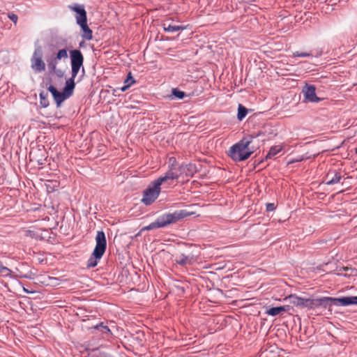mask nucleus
<instances>
[{"label":"nucleus","instance_id":"nucleus-12","mask_svg":"<svg viewBox=\"0 0 357 357\" xmlns=\"http://www.w3.org/2000/svg\"><path fill=\"white\" fill-rule=\"evenodd\" d=\"M180 176L178 170L168 169L167 171L165 173L164 176H160L155 180L159 184L162 185L163 183L169 180H176Z\"/></svg>","mask_w":357,"mask_h":357},{"label":"nucleus","instance_id":"nucleus-11","mask_svg":"<svg viewBox=\"0 0 357 357\" xmlns=\"http://www.w3.org/2000/svg\"><path fill=\"white\" fill-rule=\"evenodd\" d=\"M179 176H185L192 177L197 172V169L195 165L192 163L182 164L178 167Z\"/></svg>","mask_w":357,"mask_h":357},{"label":"nucleus","instance_id":"nucleus-28","mask_svg":"<svg viewBox=\"0 0 357 357\" xmlns=\"http://www.w3.org/2000/svg\"><path fill=\"white\" fill-rule=\"evenodd\" d=\"M135 82H136V81L134 79V77H132V73L129 72L127 75L126 79L123 82V84H125L130 87Z\"/></svg>","mask_w":357,"mask_h":357},{"label":"nucleus","instance_id":"nucleus-15","mask_svg":"<svg viewBox=\"0 0 357 357\" xmlns=\"http://www.w3.org/2000/svg\"><path fill=\"white\" fill-rule=\"evenodd\" d=\"M68 58V50L66 49H62L59 50L55 57L48 61V66L50 69H55L57 64L58 60Z\"/></svg>","mask_w":357,"mask_h":357},{"label":"nucleus","instance_id":"nucleus-14","mask_svg":"<svg viewBox=\"0 0 357 357\" xmlns=\"http://www.w3.org/2000/svg\"><path fill=\"white\" fill-rule=\"evenodd\" d=\"M285 300L288 301L289 303L297 307L303 309L306 308V298H301L296 295H290L285 298Z\"/></svg>","mask_w":357,"mask_h":357},{"label":"nucleus","instance_id":"nucleus-10","mask_svg":"<svg viewBox=\"0 0 357 357\" xmlns=\"http://www.w3.org/2000/svg\"><path fill=\"white\" fill-rule=\"evenodd\" d=\"M290 342L293 345L301 349L310 348L312 345L310 336H290Z\"/></svg>","mask_w":357,"mask_h":357},{"label":"nucleus","instance_id":"nucleus-5","mask_svg":"<svg viewBox=\"0 0 357 357\" xmlns=\"http://www.w3.org/2000/svg\"><path fill=\"white\" fill-rule=\"evenodd\" d=\"M160 186L156 180L153 181L151 185L144 190L142 202L145 205L151 204L159 196L160 192Z\"/></svg>","mask_w":357,"mask_h":357},{"label":"nucleus","instance_id":"nucleus-31","mask_svg":"<svg viewBox=\"0 0 357 357\" xmlns=\"http://www.w3.org/2000/svg\"><path fill=\"white\" fill-rule=\"evenodd\" d=\"M293 56L310 57L312 56V54L311 52H300L298 51H296L293 53Z\"/></svg>","mask_w":357,"mask_h":357},{"label":"nucleus","instance_id":"nucleus-17","mask_svg":"<svg viewBox=\"0 0 357 357\" xmlns=\"http://www.w3.org/2000/svg\"><path fill=\"white\" fill-rule=\"evenodd\" d=\"M77 75H73L71 74V77L68 79L66 82V86L63 89V93L70 98L73 93L75 87V79Z\"/></svg>","mask_w":357,"mask_h":357},{"label":"nucleus","instance_id":"nucleus-29","mask_svg":"<svg viewBox=\"0 0 357 357\" xmlns=\"http://www.w3.org/2000/svg\"><path fill=\"white\" fill-rule=\"evenodd\" d=\"M168 169H172L174 170H178L177 168V161L176 158L170 157L168 160Z\"/></svg>","mask_w":357,"mask_h":357},{"label":"nucleus","instance_id":"nucleus-4","mask_svg":"<svg viewBox=\"0 0 357 357\" xmlns=\"http://www.w3.org/2000/svg\"><path fill=\"white\" fill-rule=\"evenodd\" d=\"M43 50L41 46L36 47L31 58V68L35 73H41L45 70V63L43 60Z\"/></svg>","mask_w":357,"mask_h":357},{"label":"nucleus","instance_id":"nucleus-25","mask_svg":"<svg viewBox=\"0 0 357 357\" xmlns=\"http://www.w3.org/2000/svg\"><path fill=\"white\" fill-rule=\"evenodd\" d=\"M40 104L42 107L46 108L49 106L48 93L41 91L39 94Z\"/></svg>","mask_w":357,"mask_h":357},{"label":"nucleus","instance_id":"nucleus-38","mask_svg":"<svg viewBox=\"0 0 357 357\" xmlns=\"http://www.w3.org/2000/svg\"><path fill=\"white\" fill-rule=\"evenodd\" d=\"M92 357H96V354H92Z\"/></svg>","mask_w":357,"mask_h":357},{"label":"nucleus","instance_id":"nucleus-20","mask_svg":"<svg viewBox=\"0 0 357 357\" xmlns=\"http://www.w3.org/2000/svg\"><path fill=\"white\" fill-rule=\"evenodd\" d=\"M91 328L93 330L91 333H100L102 335L111 333L112 332L110 329L108 328L107 326L104 325L102 322L100 323L99 324H96V326H91Z\"/></svg>","mask_w":357,"mask_h":357},{"label":"nucleus","instance_id":"nucleus-33","mask_svg":"<svg viewBox=\"0 0 357 357\" xmlns=\"http://www.w3.org/2000/svg\"><path fill=\"white\" fill-rule=\"evenodd\" d=\"M48 91L52 93L53 98L56 95V93L59 92L57 89L52 85H50V86L47 88Z\"/></svg>","mask_w":357,"mask_h":357},{"label":"nucleus","instance_id":"nucleus-13","mask_svg":"<svg viewBox=\"0 0 357 357\" xmlns=\"http://www.w3.org/2000/svg\"><path fill=\"white\" fill-rule=\"evenodd\" d=\"M341 178L340 172L336 170H330L325 176V183L326 185H332L340 183Z\"/></svg>","mask_w":357,"mask_h":357},{"label":"nucleus","instance_id":"nucleus-9","mask_svg":"<svg viewBox=\"0 0 357 357\" xmlns=\"http://www.w3.org/2000/svg\"><path fill=\"white\" fill-rule=\"evenodd\" d=\"M69 9L76 13L75 19L77 24L87 22L86 12L83 5L74 4L68 6Z\"/></svg>","mask_w":357,"mask_h":357},{"label":"nucleus","instance_id":"nucleus-23","mask_svg":"<svg viewBox=\"0 0 357 357\" xmlns=\"http://www.w3.org/2000/svg\"><path fill=\"white\" fill-rule=\"evenodd\" d=\"M193 262L192 257L186 256L184 254H181L176 259V263L181 266L191 265Z\"/></svg>","mask_w":357,"mask_h":357},{"label":"nucleus","instance_id":"nucleus-32","mask_svg":"<svg viewBox=\"0 0 357 357\" xmlns=\"http://www.w3.org/2000/svg\"><path fill=\"white\" fill-rule=\"evenodd\" d=\"M8 18L12 21L15 24L17 23V20H18V17L16 14L13 13H8Z\"/></svg>","mask_w":357,"mask_h":357},{"label":"nucleus","instance_id":"nucleus-6","mask_svg":"<svg viewBox=\"0 0 357 357\" xmlns=\"http://www.w3.org/2000/svg\"><path fill=\"white\" fill-rule=\"evenodd\" d=\"M70 66H71V74L73 75H77L80 68H82L83 73H84V68L83 67L84 56L79 50H73L70 52Z\"/></svg>","mask_w":357,"mask_h":357},{"label":"nucleus","instance_id":"nucleus-19","mask_svg":"<svg viewBox=\"0 0 357 357\" xmlns=\"http://www.w3.org/2000/svg\"><path fill=\"white\" fill-rule=\"evenodd\" d=\"M12 273L13 272L10 269L3 266L0 275H2L3 277L10 278H15L20 277V278H26V279H32V276H31V273L13 276L12 275Z\"/></svg>","mask_w":357,"mask_h":357},{"label":"nucleus","instance_id":"nucleus-18","mask_svg":"<svg viewBox=\"0 0 357 357\" xmlns=\"http://www.w3.org/2000/svg\"><path fill=\"white\" fill-rule=\"evenodd\" d=\"M291 309V307L289 305H283V306H278V307H273L268 309L266 311V314H268L270 316L275 317L280 314H282L284 312H288Z\"/></svg>","mask_w":357,"mask_h":357},{"label":"nucleus","instance_id":"nucleus-16","mask_svg":"<svg viewBox=\"0 0 357 357\" xmlns=\"http://www.w3.org/2000/svg\"><path fill=\"white\" fill-rule=\"evenodd\" d=\"M352 296H346L342 298H331V307L332 305H342L348 306L352 305Z\"/></svg>","mask_w":357,"mask_h":357},{"label":"nucleus","instance_id":"nucleus-27","mask_svg":"<svg viewBox=\"0 0 357 357\" xmlns=\"http://www.w3.org/2000/svg\"><path fill=\"white\" fill-rule=\"evenodd\" d=\"M248 109L242 105H238L237 119L239 121H242L247 115Z\"/></svg>","mask_w":357,"mask_h":357},{"label":"nucleus","instance_id":"nucleus-7","mask_svg":"<svg viewBox=\"0 0 357 357\" xmlns=\"http://www.w3.org/2000/svg\"><path fill=\"white\" fill-rule=\"evenodd\" d=\"M331 297H321L319 298H306V308L316 309L319 307L328 308L331 307Z\"/></svg>","mask_w":357,"mask_h":357},{"label":"nucleus","instance_id":"nucleus-30","mask_svg":"<svg viewBox=\"0 0 357 357\" xmlns=\"http://www.w3.org/2000/svg\"><path fill=\"white\" fill-rule=\"evenodd\" d=\"M172 95L179 100L183 99L185 96L183 91H179L177 89H172Z\"/></svg>","mask_w":357,"mask_h":357},{"label":"nucleus","instance_id":"nucleus-1","mask_svg":"<svg viewBox=\"0 0 357 357\" xmlns=\"http://www.w3.org/2000/svg\"><path fill=\"white\" fill-rule=\"evenodd\" d=\"M255 138L252 135L243 137L230 147L229 156L235 162L247 160L255 151L254 148L250 146Z\"/></svg>","mask_w":357,"mask_h":357},{"label":"nucleus","instance_id":"nucleus-35","mask_svg":"<svg viewBox=\"0 0 357 357\" xmlns=\"http://www.w3.org/2000/svg\"><path fill=\"white\" fill-rule=\"evenodd\" d=\"M130 88V86H128V85L126 84H123V86L121 88H116V89L114 90V92L117 91H121V92H124L126 91V90H128V89Z\"/></svg>","mask_w":357,"mask_h":357},{"label":"nucleus","instance_id":"nucleus-36","mask_svg":"<svg viewBox=\"0 0 357 357\" xmlns=\"http://www.w3.org/2000/svg\"><path fill=\"white\" fill-rule=\"evenodd\" d=\"M307 158H309L308 156H303V155H302V156L298 157L296 159L292 160L291 162H301V161H303V160H306Z\"/></svg>","mask_w":357,"mask_h":357},{"label":"nucleus","instance_id":"nucleus-21","mask_svg":"<svg viewBox=\"0 0 357 357\" xmlns=\"http://www.w3.org/2000/svg\"><path fill=\"white\" fill-rule=\"evenodd\" d=\"M78 25L80 26V28L82 31V38H84L86 40H91L93 38V32H92V30L89 27V26L87 24V22H84L83 24L82 23L79 24Z\"/></svg>","mask_w":357,"mask_h":357},{"label":"nucleus","instance_id":"nucleus-24","mask_svg":"<svg viewBox=\"0 0 357 357\" xmlns=\"http://www.w3.org/2000/svg\"><path fill=\"white\" fill-rule=\"evenodd\" d=\"M282 150V147L280 145L271 146L266 155V159L267 160L273 158V157L280 153Z\"/></svg>","mask_w":357,"mask_h":357},{"label":"nucleus","instance_id":"nucleus-2","mask_svg":"<svg viewBox=\"0 0 357 357\" xmlns=\"http://www.w3.org/2000/svg\"><path fill=\"white\" fill-rule=\"evenodd\" d=\"M193 214L194 213L189 212L185 209L176 211L172 213H165L157 218L154 222L150 223L146 227H144L142 229V231H149L154 229L165 227L170 224L175 223L178 220Z\"/></svg>","mask_w":357,"mask_h":357},{"label":"nucleus","instance_id":"nucleus-22","mask_svg":"<svg viewBox=\"0 0 357 357\" xmlns=\"http://www.w3.org/2000/svg\"><path fill=\"white\" fill-rule=\"evenodd\" d=\"M163 29L166 32L173 33L176 32L178 31H183L185 28L183 26H178V25H172L171 24H168L167 22H164L162 24Z\"/></svg>","mask_w":357,"mask_h":357},{"label":"nucleus","instance_id":"nucleus-37","mask_svg":"<svg viewBox=\"0 0 357 357\" xmlns=\"http://www.w3.org/2000/svg\"><path fill=\"white\" fill-rule=\"evenodd\" d=\"M352 305H357V296H352Z\"/></svg>","mask_w":357,"mask_h":357},{"label":"nucleus","instance_id":"nucleus-26","mask_svg":"<svg viewBox=\"0 0 357 357\" xmlns=\"http://www.w3.org/2000/svg\"><path fill=\"white\" fill-rule=\"evenodd\" d=\"M68 96L63 92H58L56 95L54 96V100L56 102V107H59L61 105V103L66 100Z\"/></svg>","mask_w":357,"mask_h":357},{"label":"nucleus","instance_id":"nucleus-3","mask_svg":"<svg viewBox=\"0 0 357 357\" xmlns=\"http://www.w3.org/2000/svg\"><path fill=\"white\" fill-rule=\"evenodd\" d=\"M107 248V240L103 231H98L96 236V246L91 254V256L87 261L86 266L88 268L96 267Z\"/></svg>","mask_w":357,"mask_h":357},{"label":"nucleus","instance_id":"nucleus-34","mask_svg":"<svg viewBox=\"0 0 357 357\" xmlns=\"http://www.w3.org/2000/svg\"><path fill=\"white\" fill-rule=\"evenodd\" d=\"M267 211H273L275 209V204L273 203H268L266 205Z\"/></svg>","mask_w":357,"mask_h":357},{"label":"nucleus","instance_id":"nucleus-8","mask_svg":"<svg viewBox=\"0 0 357 357\" xmlns=\"http://www.w3.org/2000/svg\"><path fill=\"white\" fill-rule=\"evenodd\" d=\"M302 92L306 102H318L321 100L320 98L317 97L316 88L314 85L306 84L303 88Z\"/></svg>","mask_w":357,"mask_h":357}]
</instances>
